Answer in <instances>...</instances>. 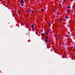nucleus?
<instances>
[{"label": "nucleus", "mask_w": 75, "mask_h": 75, "mask_svg": "<svg viewBox=\"0 0 75 75\" xmlns=\"http://www.w3.org/2000/svg\"><path fill=\"white\" fill-rule=\"evenodd\" d=\"M21 1L22 3L23 4L24 3V2L23 0H21Z\"/></svg>", "instance_id": "f257e3e1"}, {"label": "nucleus", "mask_w": 75, "mask_h": 75, "mask_svg": "<svg viewBox=\"0 0 75 75\" xmlns=\"http://www.w3.org/2000/svg\"><path fill=\"white\" fill-rule=\"evenodd\" d=\"M31 27L32 28H34V25H32Z\"/></svg>", "instance_id": "f03ea898"}, {"label": "nucleus", "mask_w": 75, "mask_h": 75, "mask_svg": "<svg viewBox=\"0 0 75 75\" xmlns=\"http://www.w3.org/2000/svg\"><path fill=\"white\" fill-rule=\"evenodd\" d=\"M67 12H68V13H69V12H70V10H67Z\"/></svg>", "instance_id": "7ed1b4c3"}, {"label": "nucleus", "mask_w": 75, "mask_h": 75, "mask_svg": "<svg viewBox=\"0 0 75 75\" xmlns=\"http://www.w3.org/2000/svg\"><path fill=\"white\" fill-rule=\"evenodd\" d=\"M59 6H60V7H61V6H62V5H61V4H59Z\"/></svg>", "instance_id": "20e7f679"}, {"label": "nucleus", "mask_w": 75, "mask_h": 75, "mask_svg": "<svg viewBox=\"0 0 75 75\" xmlns=\"http://www.w3.org/2000/svg\"><path fill=\"white\" fill-rule=\"evenodd\" d=\"M55 37L56 39H57V38H56L57 37V35H55Z\"/></svg>", "instance_id": "39448f33"}, {"label": "nucleus", "mask_w": 75, "mask_h": 75, "mask_svg": "<svg viewBox=\"0 0 75 75\" xmlns=\"http://www.w3.org/2000/svg\"><path fill=\"white\" fill-rule=\"evenodd\" d=\"M48 37H46V40H47V39H48Z\"/></svg>", "instance_id": "423d86ee"}, {"label": "nucleus", "mask_w": 75, "mask_h": 75, "mask_svg": "<svg viewBox=\"0 0 75 75\" xmlns=\"http://www.w3.org/2000/svg\"><path fill=\"white\" fill-rule=\"evenodd\" d=\"M45 42H48V40H45Z\"/></svg>", "instance_id": "0eeeda50"}, {"label": "nucleus", "mask_w": 75, "mask_h": 75, "mask_svg": "<svg viewBox=\"0 0 75 75\" xmlns=\"http://www.w3.org/2000/svg\"><path fill=\"white\" fill-rule=\"evenodd\" d=\"M65 18H67V19H68V17H67V16H65Z\"/></svg>", "instance_id": "6e6552de"}, {"label": "nucleus", "mask_w": 75, "mask_h": 75, "mask_svg": "<svg viewBox=\"0 0 75 75\" xmlns=\"http://www.w3.org/2000/svg\"><path fill=\"white\" fill-rule=\"evenodd\" d=\"M41 35L42 36H44V34L43 33Z\"/></svg>", "instance_id": "1a4fd4ad"}, {"label": "nucleus", "mask_w": 75, "mask_h": 75, "mask_svg": "<svg viewBox=\"0 0 75 75\" xmlns=\"http://www.w3.org/2000/svg\"><path fill=\"white\" fill-rule=\"evenodd\" d=\"M67 8H71V7H70V6H68V7H67Z\"/></svg>", "instance_id": "9d476101"}, {"label": "nucleus", "mask_w": 75, "mask_h": 75, "mask_svg": "<svg viewBox=\"0 0 75 75\" xmlns=\"http://www.w3.org/2000/svg\"><path fill=\"white\" fill-rule=\"evenodd\" d=\"M41 10H42V12H43V11H44L43 10V9H42Z\"/></svg>", "instance_id": "9b49d317"}, {"label": "nucleus", "mask_w": 75, "mask_h": 75, "mask_svg": "<svg viewBox=\"0 0 75 75\" xmlns=\"http://www.w3.org/2000/svg\"><path fill=\"white\" fill-rule=\"evenodd\" d=\"M47 31L48 33H49L50 32V30H48Z\"/></svg>", "instance_id": "f8f14e48"}, {"label": "nucleus", "mask_w": 75, "mask_h": 75, "mask_svg": "<svg viewBox=\"0 0 75 75\" xmlns=\"http://www.w3.org/2000/svg\"><path fill=\"white\" fill-rule=\"evenodd\" d=\"M18 14H20V12H18Z\"/></svg>", "instance_id": "ddd939ff"}, {"label": "nucleus", "mask_w": 75, "mask_h": 75, "mask_svg": "<svg viewBox=\"0 0 75 75\" xmlns=\"http://www.w3.org/2000/svg\"><path fill=\"white\" fill-rule=\"evenodd\" d=\"M46 34H48V33L47 32H46Z\"/></svg>", "instance_id": "4468645a"}, {"label": "nucleus", "mask_w": 75, "mask_h": 75, "mask_svg": "<svg viewBox=\"0 0 75 75\" xmlns=\"http://www.w3.org/2000/svg\"><path fill=\"white\" fill-rule=\"evenodd\" d=\"M36 34H38V33L36 32L35 33Z\"/></svg>", "instance_id": "2eb2a0df"}, {"label": "nucleus", "mask_w": 75, "mask_h": 75, "mask_svg": "<svg viewBox=\"0 0 75 75\" xmlns=\"http://www.w3.org/2000/svg\"><path fill=\"white\" fill-rule=\"evenodd\" d=\"M54 12L56 11L55 9L54 10Z\"/></svg>", "instance_id": "dca6fc26"}, {"label": "nucleus", "mask_w": 75, "mask_h": 75, "mask_svg": "<svg viewBox=\"0 0 75 75\" xmlns=\"http://www.w3.org/2000/svg\"><path fill=\"white\" fill-rule=\"evenodd\" d=\"M31 13H33V11L31 12Z\"/></svg>", "instance_id": "f3484780"}, {"label": "nucleus", "mask_w": 75, "mask_h": 75, "mask_svg": "<svg viewBox=\"0 0 75 75\" xmlns=\"http://www.w3.org/2000/svg\"><path fill=\"white\" fill-rule=\"evenodd\" d=\"M23 4H21V6H23Z\"/></svg>", "instance_id": "a211bd4d"}, {"label": "nucleus", "mask_w": 75, "mask_h": 75, "mask_svg": "<svg viewBox=\"0 0 75 75\" xmlns=\"http://www.w3.org/2000/svg\"><path fill=\"white\" fill-rule=\"evenodd\" d=\"M62 19L60 18V21H62Z\"/></svg>", "instance_id": "6ab92c4d"}, {"label": "nucleus", "mask_w": 75, "mask_h": 75, "mask_svg": "<svg viewBox=\"0 0 75 75\" xmlns=\"http://www.w3.org/2000/svg\"><path fill=\"white\" fill-rule=\"evenodd\" d=\"M31 11H32L31 10H30V12H31Z\"/></svg>", "instance_id": "aec40b11"}, {"label": "nucleus", "mask_w": 75, "mask_h": 75, "mask_svg": "<svg viewBox=\"0 0 75 75\" xmlns=\"http://www.w3.org/2000/svg\"><path fill=\"white\" fill-rule=\"evenodd\" d=\"M50 24H51V23H49V25H50Z\"/></svg>", "instance_id": "412c9836"}, {"label": "nucleus", "mask_w": 75, "mask_h": 75, "mask_svg": "<svg viewBox=\"0 0 75 75\" xmlns=\"http://www.w3.org/2000/svg\"><path fill=\"white\" fill-rule=\"evenodd\" d=\"M50 42V41H48V42Z\"/></svg>", "instance_id": "4be33fe9"}, {"label": "nucleus", "mask_w": 75, "mask_h": 75, "mask_svg": "<svg viewBox=\"0 0 75 75\" xmlns=\"http://www.w3.org/2000/svg\"><path fill=\"white\" fill-rule=\"evenodd\" d=\"M69 51H71V50H69Z\"/></svg>", "instance_id": "5701e85b"}, {"label": "nucleus", "mask_w": 75, "mask_h": 75, "mask_svg": "<svg viewBox=\"0 0 75 75\" xmlns=\"http://www.w3.org/2000/svg\"><path fill=\"white\" fill-rule=\"evenodd\" d=\"M71 0H70L71 1Z\"/></svg>", "instance_id": "b1692460"}]
</instances>
